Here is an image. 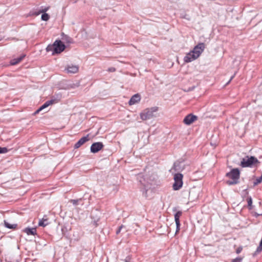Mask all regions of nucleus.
<instances>
[{
  "mask_svg": "<svg viewBox=\"0 0 262 262\" xmlns=\"http://www.w3.org/2000/svg\"><path fill=\"white\" fill-rule=\"evenodd\" d=\"M243 257H238L232 260V262H242Z\"/></svg>",
  "mask_w": 262,
  "mask_h": 262,
  "instance_id": "bb28decb",
  "label": "nucleus"
},
{
  "mask_svg": "<svg viewBox=\"0 0 262 262\" xmlns=\"http://www.w3.org/2000/svg\"><path fill=\"white\" fill-rule=\"evenodd\" d=\"M49 223L48 222V219L47 217V216L45 215L39 221L38 223V225L39 226L45 227L46 226L48 225Z\"/></svg>",
  "mask_w": 262,
  "mask_h": 262,
  "instance_id": "f3484780",
  "label": "nucleus"
},
{
  "mask_svg": "<svg viewBox=\"0 0 262 262\" xmlns=\"http://www.w3.org/2000/svg\"><path fill=\"white\" fill-rule=\"evenodd\" d=\"M182 212L181 211H177L174 214V220L176 224V234L179 232L180 227V217L182 215Z\"/></svg>",
  "mask_w": 262,
  "mask_h": 262,
  "instance_id": "9d476101",
  "label": "nucleus"
},
{
  "mask_svg": "<svg viewBox=\"0 0 262 262\" xmlns=\"http://www.w3.org/2000/svg\"><path fill=\"white\" fill-rule=\"evenodd\" d=\"M49 8V7L45 8V9L40 10L38 13H36L35 14L37 15L40 13H45L46 11L48 10Z\"/></svg>",
  "mask_w": 262,
  "mask_h": 262,
  "instance_id": "393cba45",
  "label": "nucleus"
},
{
  "mask_svg": "<svg viewBox=\"0 0 262 262\" xmlns=\"http://www.w3.org/2000/svg\"><path fill=\"white\" fill-rule=\"evenodd\" d=\"M5 226L9 229H15L17 226V224H10L6 221H4Z\"/></svg>",
  "mask_w": 262,
  "mask_h": 262,
  "instance_id": "aec40b11",
  "label": "nucleus"
},
{
  "mask_svg": "<svg viewBox=\"0 0 262 262\" xmlns=\"http://www.w3.org/2000/svg\"><path fill=\"white\" fill-rule=\"evenodd\" d=\"M8 150L6 147H0V154L6 153Z\"/></svg>",
  "mask_w": 262,
  "mask_h": 262,
  "instance_id": "a878e982",
  "label": "nucleus"
},
{
  "mask_svg": "<svg viewBox=\"0 0 262 262\" xmlns=\"http://www.w3.org/2000/svg\"><path fill=\"white\" fill-rule=\"evenodd\" d=\"M50 16L48 14L45 13L41 15V19L44 21H47L49 19Z\"/></svg>",
  "mask_w": 262,
  "mask_h": 262,
  "instance_id": "412c9836",
  "label": "nucleus"
},
{
  "mask_svg": "<svg viewBox=\"0 0 262 262\" xmlns=\"http://www.w3.org/2000/svg\"><path fill=\"white\" fill-rule=\"evenodd\" d=\"M89 140V135H88L86 136L83 137L81 138L79 141L75 144L74 148H78L81 145H82L84 143Z\"/></svg>",
  "mask_w": 262,
  "mask_h": 262,
  "instance_id": "f8f14e48",
  "label": "nucleus"
},
{
  "mask_svg": "<svg viewBox=\"0 0 262 262\" xmlns=\"http://www.w3.org/2000/svg\"><path fill=\"white\" fill-rule=\"evenodd\" d=\"M183 177V174L181 173H177L174 174V182L172 186L173 190H178L182 187Z\"/></svg>",
  "mask_w": 262,
  "mask_h": 262,
  "instance_id": "39448f33",
  "label": "nucleus"
},
{
  "mask_svg": "<svg viewBox=\"0 0 262 262\" xmlns=\"http://www.w3.org/2000/svg\"><path fill=\"white\" fill-rule=\"evenodd\" d=\"M66 49L65 45L60 40H56L52 45H49L47 48V52L52 51V55L58 54Z\"/></svg>",
  "mask_w": 262,
  "mask_h": 262,
  "instance_id": "f257e3e1",
  "label": "nucleus"
},
{
  "mask_svg": "<svg viewBox=\"0 0 262 262\" xmlns=\"http://www.w3.org/2000/svg\"><path fill=\"white\" fill-rule=\"evenodd\" d=\"M42 111L41 108L39 107L38 109H37L34 113V115H36L37 114H38L39 112Z\"/></svg>",
  "mask_w": 262,
  "mask_h": 262,
  "instance_id": "473e14b6",
  "label": "nucleus"
},
{
  "mask_svg": "<svg viewBox=\"0 0 262 262\" xmlns=\"http://www.w3.org/2000/svg\"><path fill=\"white\" fill-rule=\"evenodd\" d=\"M173 169L176 171H182L184 169V164L183 162L177 161L174 163Z\"/></svg>",
  "mask_w": 262,
  "mask_h": 262,
  "instance_id": "dca6fc26",
  "label": "nucleus"
},
{
  "mask_svg": "<svg viewBox=\"0 0 262 262\" xmlns=\"http://www.w3.org/2000/svg\"><path fill=\"white\" fill-rule=\"evenodd\" d=\"M262 182V174H261V176L258 178H257L255 180V182H254V186H256L257 185H258V184L260 183L261 182Z\"/></svg>",
  "mask_w": 262,
  "mask_h": 262,
  "instance_id": "4be33fe9",
  "label": "nucleus"
},
{
  "mask_svg": "<svg viewBox=\"0 0 262 262\" xmlns=\"http://www.w3.org/2000/svg\"><path fill=\"white\" fill-rule=\"evenodd\" d=\"M158 110L157 106L146 108L140 114V118L142 120L150 119L155 116L154 114Z\"/></svg>",
  "mask_w": 262,
  "mask_h": 262,
  "instance_id": "20e7f679",
  "label": "nucleus"
},
{
  "mask_svg": "<svg viewBox=\"0 0 262 262\" xmlns=\"http://www.w3.org/2000/svg\"><path fill=\"white\" fill-rule=\"evenodd\" d=\"M79 67L77 66L69 65L68 66L66 70L68 73H76L78 71Z\"/></svg>",
  "mask_w": 262,
  "mask_h": 262,
  "instance_id": "4468645a",
  "label": "nucleus"
},
{
  "mask_svg": "<svg viewBox=\"0 0 262 262\" xmlns=\"http://www.w3.org/2000/svg\"><path fill=\"white\" fill-rule=\"evenodd\" d=\"M198 119V117L192 114L187 115L183 120V122L186 125H190Z\"/></svg>",
  "mask_w": 262,
  "mask_h": 262,
  "instance_id": "1a4fd4ad",
  "label": "nucleus"
},
{
  "mask_svg": "<svg viewBox=\"0 0 262 262\" xmlns=\"http://www.w3.org/2000/svg\"><path fill=\"white\" fill-rule=\"evenodd\" d=\"M200 190L196 187H193L190 189L189 199L191 201L196 200L199 197Z\"/></svg>",
  "mask_w": 262,
  "mask_h": 262,
  "instance_id": "423d86ee",
  "label": "nucleus"
},
{
  "mask_svg": "<svg viewBox=\"0 0 262 262\" xmlns=\"http://www.w3.org/2000/svg\"><path fill=\"white\" fill-rule=\"evenodd\" d=\"M252 199L251 198H249L248 199V206H251L252 205Z\"/></svg>",
  "mask_w": 262,
  "mask_h": 262,
  "instance_id": "7c9ffc66",
  "label": "nucleus"
},
{
  "mask_svg": "<svg viewBox=\"0 0 262 262\" xmlns=\"http://www.w3.org/2000/svg\"><path fill=\"white\" fill-rule=\"evenodd\" d=\"M25 55H23L20 56L18 58L13 59L11 60L10 63L11 65H15L18 63L20 61H21V60L24 58Z\"/></svg>",
  "mask_w": 262,
  "mask_h": 262,
  "instance_id": "6ab92c4d",
  "label": "nucleus"
},
{
  "mask_svg": "<svg viewBox=\"0 0 262 262\" xmlns=\"http://www.w3.org/2000/svg\"><path fill=\"white\" fill-rule=\"evenodd\" d=\"M226 176L231 180H228L226 183L229 185L236 184L238 183L240 177V172L238 168H233L230 172L226 173Z\"/></svg>",
  "mask_w": 262,
  "mask_h": 262,
  "instance_id": "f03ea898",
  "label": "nucleus"
},
{
  "mask_svg": "<svg viewBox=\"0 0 262 262\" xmlns=\"http://www.w3.org/2000/svg\"><path fill=\"white\" fill-rule=\"evenodd\" d=\"M147 189H146L145 188H144V189L142 190V193H143V195L145 196V197H147Z\"/></svg>",
  "mask_w": 262,
  "mask_h": 262,
  "instance_id": "c85d7f7f",
  "label": "nucleus"
},
{
  "mask_svg": "<svg viewBox=\"0 0 262 262\" xmlns=\"http://www.w3.org/2000/svg\"><path fill=\"white\" fill-rule=\"evenodd\" d=\"M58 100L56 99H52L50 100L46 101L42 106L40 107V108L41 110H42L44 108L49 106V105L58 102Z\"/></svg>",
  "mask_w": 262,
  "mask_h": 262,
  "instance_id": "2eb2a0df",
  "label": "nucleus"
},
{
  "mask_svg": "<svg viewBox=\"0 0 262 262\" xmlns=\"http://www.w3.org/2000/svg\"><path fill=\"white\" fill-rule=\"evenodd\" d=\"M123 228H124V226L123 225L120 226L119 227L118 229L116 231V234H118L121 232V230Z\"/></svg>",
  "mask_w": 262,
  "mask_h": 262,
  "instance_id": "cd10ccee",
  "label": "nucleus"
},
{
  "mask_svg": "<svg viewBox=\"0 0 262 262\" xmlns=\"http://www.w3.org/2000/svg\"><path fill=\"white\" fill-rule=\"evenodd\" d=\"M116 71V69L113 67H111L108 69L107 71L110 72H114Z\"/></svg>",
  "mask_w": 262,
  "mask_h": 262,
  "instance_id": "c756f323",
  "label": "nucleus"
},
{
  "mask_svg": "<svg viewBox=\"0 0 262 262\" xmlns=\"http://www.w3.org/2000/svg\"><path fill=\"white\" fill-rule=\"evenodd\" d=\"M235 75V73L233 76H231V77L230 78V80H229V81L227 82V84H228V83H229L231 81V80H232V79L233 78V77H234Z\"/></svg>",
  "mask_w": 262,
  "mask_h": 262,
  "instance_id": "c9c22d12",
  "label": "nucleus"
},
{
  "mask_svg": "<svg viewBox=\"0 0 262 262\" xmlns=\"http://www.w3.org/2000/svg\"><path fill=\"white\" fill-rule=\"evenodd\" d=\"M66 228H65V227H63V228H62V229H61V231H62V234H63V235H64V231H65V230H66Z\"/></svg>",
  "mask_w": 262,
  "mask_h": 262,
  "instance_id": "f704fd0d",
  "label": "nucleus"
},
{
  "mask_svg": "<svg viewBox=\"0 0 262 262\" xmlns=\"http://www.w3.org/2000/svg\"><path fill=\"white\" fill-rule=\"evenodd\" d=\"M24 231L28 235H35L36 234V229L35 228H26L24 230Z\"/></svg>",
  "mask_w": 262,
  "mask_h": 262,
  "instance_id": "a211bd4d",
  "label": "nucleus"
},
{
  "mask_svg": "<svg viewBox=\"0 0 262 262\" xmlns=\"http://www.w3.org/2000/svg\"><path fill=\"white\" fill-rule=\"evenodd\" d=\"M81 201V199L78 200H71L70 201L74 205H77L78 204V202Z\"/></svg>",
  "mask_w": 262,
  "mask_h": 262,
  "instance_id": "5701e85b",
  "label": "nucleus"
},
{
  "mask_svg": "<svg viewBox=\"0 0 262 262\" xmlns=\"http://www.w3.org/2000/svg\"><path fill=\"white\" fill-rule=\"evenodd\" d=\"M205 48V45L204 43H199L196 45L192 51L197 57H199Z\"/></svg>",
  "mask_w": 262,
  "mask_h": 262,
  "instance_id": "0eeeda50",
  "label": "nucleus"
},
{
  "mask_svg": "<svg viewBox=\"0 0 262 262\" xmlns=\"http://www.w3.org/2000/svg\"><path fill=\"white\" fill-rule=\"evenodd\" d=\"M242 250V247H238L237 249H236V253L237 254L239 253Z\"/></svg>",
  "mask_w": 262,
  "mask_h": 262,
  "instance_id": "2f4dec72",
  "label": "nucleus"
},
{
  "mask_svg": "<svg viewBox=\"0 0 262 262\" xmlns=\"http://www.w3.org/2000/svg\"><path fill=\"white\" fill-rule=\"evenodd\" d=\"M259 163V162L255 157L253 156H246L242 159L240 165L242 167H252Z\"/></svg>",
  "mask_w": 262,
  "mask_h": 262,
  "instance_id": "7ed1b4c3",
  "label": "nucleus"
},
{
  "mask_svg": "<svg viewBox=\"0 0 262 262\" xmlns=\"http://www.w3.org/2000/svg\"><path fill=\"white\" fill-rule=\"evenodd\" d=\"M130 258L129 257H126V258L124 260V262H130Z\"/></svg>",
  "mask_w": 262,
  "mask_h": 262,
  "instance_id": "72a5a7b5",
  "label": "nucleus"
},
{
  "mask_svg": "<svg viewBox=\"0 0 262 262\" xmlns=\"http://www.w3.org/2000/svg\"><path fill=\"white\" fill-rule=\"evenodd\" d=\"M262 251V247H260L259 246L257 248V249L255 253L253 254V256H255L257 254L260 253Z\"/></svg>",
  "mask_w": 262,
  "mask_h": 262,
  "instance_id": "b1692460",
  "label": "nucleus"
},
{
  "mask_svg": "<svg viewBox=\"0 0 262 262\" xmlns=\"http://www.w3.org/2000/svg\"><path fill=\"white\" fill-rule=\"evenodd\" d=\"M104 145L102 142H95L91 146V151L92 153H96L100 151L103 147Z\"/></svg>",
  "mask_w": 262,
  "mask_h": 262,
  "instance_id": "6e6552de",
  "label": "nucleus"
},
{
  "mask_svg": "<svg viewBox=\"0 0 262 262\" xmlns=\"http://www.w3.org/2000/svg\"><path fill=\"white\" fill-rule=\"evenodd\" d=\"M198 58V57H197L192 51H191L186 55L184 58V60L185 62L188 63Z\"/></svg>",
  "mask_w": 262,
  "mask_h": 262,
  "instance_id": "9b49d317",
  "label": "nucleus"
},
{
  "mask_svg": "<svg viewBox=\"0 0 262 262\" xmlns=\"http://www.w3.org/2000/svg\"><path fill=\"white\" fill-rule=\"evenodd\" d=\"M141 97L139 94H136L134 95L130 99L128 104L130 105H134L140 101Z\"/></svg>",
  "mask_w": 262,
  "mask_h": 262,
  "instance_id": "ddd939ff",
  "label": "nucleus"
}]
</instances>
